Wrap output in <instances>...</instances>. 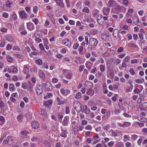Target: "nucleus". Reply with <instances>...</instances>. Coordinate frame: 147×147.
Returning a JSON list of instances; mask_svg holds the SVG:
<instances>
[{
	"mask_svg": "<svg viewBox=\"0 0 147 147\" xmlns=\"http://www.w3.org/2000/svg\"><path fill=\"white\" fill-rule=\"evenodd\" d=\"M45 88L47 89L48 91H51L52 89V86L51 84L49 81H47L44 85Z\"/></svg>",
	"mask_w": 147,
	"mask_h": 147,
	"instance_id": "6e6552de",
	"label": "nucleus"
},
{
	"mask_svg": "<svg viewBox=\"0 0 147 147\" xmlns=\"http://www.w3.org/2000/svg\"><path fill=\"white\" fill-rule=\"evenodd\" d=\"M39 47L40 49L42 51L45 50L44 47L43 46V44L42 43H40L39 44Z\"/></svg>",
	"mask_w": 147,
	"mask_h": 147,
	"instance_id": "680f3d73",
	"label": "nucleus"
},
{
	"mask_svg": "<svg viewBox=\"0 0 147 147\" xmlns=\"http://www.w3.org/2000/svg\"><path fill=\"white\" fill-rule=\"evenodd\" d=\"M38 73L40 78H41L42 80H44L45 78V75L42 71L40 70L39 71Z\"/></svg>",
	"mask_w": 147,
	"mask_h": 147,
	"instance_id": "f3484780",
	"label": "nucleus"
},
{
	"mask_svg": "<svg viewBox=\"0 0 147 147\" xmlns=\"http://www.w3.org/2000/svg\"><path fill=\"white\" fill-rule=\"evenodd\" d=\"M137 20H138V18L136 16H134L132 18V21L133 23L136 24L137 22Z\"/></svg>",
	"mask_w": 147,
	"mask_h": 147,
	"instance_id": "7c9ffc66",
	"label": "nucleus"
},
{
	"mask_svg": "<svg viewBox=\"0 0 147 147\" xmlns=\"http://www.w3.org/2000/svg\"><path fill=\"white\" fill-rule=\"evenodd\" d=\"M14 88V86L13 84H11L9 85V88L10 91H12Z\"/></svg>",
	"mask_w": 147,
	"mask_h": 147,
	"instance_id": "72a5a7b5",
	"label": "nucleus"
},
{
	"mask_svg": "<svg viewBox=\"0 0 147 147\" xmlns=\"http://www.w3.org/2000/svg\"><path fill=\"white\" fill-rule=\"evenodd\" d=\"M35 62L36 64L39 65H41L42 64V61L40 59H38L35 60Z\"/></svg>",
	"mask_w": 147,
	"mask_h": 147,
	"instance_id": "c85d7f7f",
	"label": "nucleus"
},
{
	"mask_svg": "<svg viewBox=\"0 0 147 147\" xmlns=\"http://www.w3.org/2000/svg\"><path fill=\"white\" fill-rule=\"evenodd\" d=\"M120 86V84L119 83H117L115 84H114L113 86V90H115V89H117L118 88L119 86Z\"/></svg>",
	"mask_w": 147,
	"mask_h": 147,
	"instance_id": "c9c22d12",
	"label": "nucleus"
},
{
	"mask_svg": "<svg viewBox=\"0 0 147 147\" xmlns=\"http://www.w3.org/2000/svg\"><path fill=\"white\" fill-rule=\"evenodd\" d=\"M118 96V94H115L111 98L112 100L113 101H116L117 100V98Z\"/></svg>",
	"mask_w": 147,
	"mask_h": 147,
	"instance_id": "de8ad7c7",
	"label": "nucleus"
},
{
	"mask_svg": "<svg viewBox=\"0 0 147 147\" xmlns=\"http://www.w3.org/2000/svg\"><path fill=\"white\" fill-rule=\"evenodd\" d=\"M66 78L67 79H70L72 78V76L69 73H68L66 75Z\"/></svg>",
	"mask_w": 147,
	"mask_h": 147,
	"instance_id": "69168bd1",
	"label": "nucleus"
},
{
	"mask_svg": "<svg viewBox=\"0 0 147 147\" xmlns=\"http://www.w3.org/2000/svg\"><path fill=\"white\" fill-rule=\"evenodd\" d=\"M18 12L20 16L22 19H25L28 16L24 11H21Z\"/></svg>",
	"mask_w": 147,
	"mask_h": 147,
	"instance_id": "1a4fd4ad",
	"label": "nucleus"
},
{
	"mask_svg": "<svg viewBox=\"0 0 147 147\" xmlns=\"http://www.w3.org/2000/svg\"><path fill=\"white\" fill-rule=\"evenodd\" d=\"M53 95V94L52 93H49L48 94L45 96L44 98V99H46L47 98H49L50 97L52 96Z\"/></svg>",
	"mask_w": 147,
	"mask_h": 147,
	"instance_id": "5fc2aeb1",
	"label": "nucleus"
},
{
	"mask_svg": "<svg viewBox=\"0 0 147 147\" xmlns=\"http://www.w3.org/2000/svg\"><path fill=\"white\" fill-rule=\"evenodd\" d=\"M130 60V57L129 56H126L125 59H123V61L125 62H128Z\"/></svg>",
	"mask_w": 147,
	"mask_h": 147,
	"instance_id": "37998d69",
	"label": "nucleus"
},
{
	"mask_svg": "<svg viewBox=\"0 0 147 147\" xmlns=\"http://www.w3.org/2000/svg\"><path fill=\"white\" fill-rule=\"evenodd\" d=\"M44 143L46 147H50V143L47 140H45Z\"/></svg>",
	"mask_w": 147,
	"mask_h": 147,
	"instance_id": "79ce46f5",
	"label": "nucleus"
},
{
	"mask_svg": "<svg viewBox=\"0 0 147 147\" xmlns=\"http://www.w3.org/2000/svg\"><path fill=\"white\" fill-rule=\"evenodd\" d=\"M99 11L97 9H94L92 12V16L94 17L96 16L99 13Z\"/></svg>",
	"mask_w": 147,
	"mask_h": 147,
	"instance_id": "412c9836",
	"label": "nucleus"
},
{
	"mask_svg": "<svg viewBox=\"0 0 147 147\" xmlns=\"http://www.w3.org/2000/svg\"><path fill=\"white\" fill-rule=\"evenodd\" d=\"M44 118H46L47 117V115L46 112L43 110H41L39 113Z\"/></svg>",
	"mask_w": 147,
	"mask_h": 147,
	"instance_id": "6ab92c4d",
	"label": "nucleus"
},
{
	"mask_svg": "<svg viewBox=\"0 0 147 147\" xmlns=\"http://www.w3.org/2000/svg\"><path fill=\"white\" fill-rule=\"evenodd\" d=\"M20 106L22 108H24L25 107V104L23 101L20 102Z\"/></svg>",
	"mask_w": 147,
	"mask_h": 147,
	"instance_id": "0e129e2a",
	"label": "nucleus"
},
{
	"mask_svg": "<svg viewBox=\"0 0 147 147\" xmlns=\"http://www.w3.org/2000/svg\"><path fill=\"white\" fill-rule=\"evenodd\" d=\"M100 71L101 72H103L105 69V66L101 64L100 65Z\"/></svg>",
	"mask_w": 147,
	"mask_h": 147,
	"instance_id": "4c0bfd02",
	"label": "nucleus"
},
{
	"mask_svg": "<svg viewBox=\"0 0 147 147\" xmlns=\"http://www.w3.org/2000/svg\"><path fill=\"white\" fill-rule=\"evenodd\" d=\"M117 147H124V145L121 142H118L116 144Z\"/></svg>",
	"mask_w": 147,
	"mask_h": 147,
	"instance_id": "a19ab883",
	"label": "nucleus"
},
{
	"mask_svg": "<svg viewBox=\"0 0 147 147\" xmlns=\"http://www.w3.org/2000/svg\"><path fill=\"white\" fill-rule=\"evenodd\" d=\"M6 57L7 61L9 62H11L13 61V58L9 55H7Z\"/></svg>",
	"mask_w": 147,
	"mask_h": 147,
	"instance_id": "bb28decb",
	"label": "nucleus"
},
{
	"mask_svg": "<svg viewBox=\"0 0 147 147\" xmlns=\"http://www.w3.org/2000/svg\"><path fill=\"white\" fill-rule=\"evenodd\" d=\"M85 85L86 87H87V85H88V86L90 87V88L92 87L93 86L92 83L91 82H89L88 81H86L85 83Z\"/></svg>",
	"mask_w": 147,
	"mask_h": 147,
	"instance_id": "393cba45",
	"label": "nucleus"
},
{
	"mask_svg": "<svg viewBox=\"0 0 147 147\" xmlns=\"http://www.w3.org/2000/svg\"><path fill=\"white\" fill-rule=\"evenodd\" d=\"M82 96L81 93L80 92H78L75 96V98L76 99H79Z\"/></svg>",
	"mask_w": 147,
	"mask_h": 147,
	"instance_id": "ea45409f",
	"label": "nucleus"
},
{
	"mask_svg": "<svg viewBox=\"0 0 147 147\" xmlns=\"http://www.w3.org/2000/svg\"><path fill=\"white\" fill-rule=\"evenodd\" d=\"M108 4L109 6L111 7H114L117 5V2L113 0H110L108 1Z\"/></svg>",
	"mask_w": 147,
	"mask_h": 147,
	"instance_id": "ddd939ff",
	"label": "nucleus"
},
{
	"mask_svg": "<svg viewBox=\"0 0 147 147\" xmlns=\"http://www.w3.org/2000/svg\"><path fill=\"white\" fill-rule=\"evenodd\" d=\"M79 46V44L77 43H75L73 46V48L74 49L76 50L77 49Z\"/></svg>",
	"mask_w": 147,
	"mask_h": 147,
	"instance_id": "49530a36",
	"label": "nucleus"
},
{
	"mask_svg": "<svg viewBox=\"0 0 147 147\" xmlns=\"http://www.w3.org/2000/svg\"><path fill=\"white\" fill-rule=\"evenodd\" d=\"M22 115H18L17 117V119H18V121H21L22 118Z\"/></svg>",
	"mask_w": 147,
	"mask_h": 147,
	"instance_id": "4d7b16f0",
	"label": "nucleus"
},
{
	"mask_svg": "<svg viewBox=\"0 0 147 147\" xmlns=\"http://www.w3.org/2000/svg\"><path fill=\"white\" fill-rule=\"evenodd\" d=\"M32 21L36 25H37L38 23V20L37 18H35L34 20H33V19H32Z\"/></svg>",
	"mask_w": 147,
	"mask_h": 147,
	"instance_id": "338daca9",
	"label": "nucleus"
},
{
	"mask_svg": "<svg viewBox=\"0 0 147 147\" xmlns=\"http://www.w3.org/2000/svg\"><path fill=\"white\" fill-rule=\"evenodd\" d=\"M61 93L63 96H66L70 93V90L68 89H64V88H61L60 90Z\"/></svg>",
	"mask_w": 147,
	"mask_h": 147,
	"instance_id": "423d86ee",
	"label": "nucleus"
},
{
	"mask_svg": "<svg viewBox=\"0 0 147 147\" xmlns=\"http://www.w3.org/2000/svg\"><path fill=\"white\" fill-rule=\"evenodd\" d=\"M64 111H62L57 114L58 118L60 119H62L63 117Z\"/></svg>",
	"mask_w": 147,
	"mask_h": 147,
	"instance_id": "dca6fc26",
	"label": "nucleus"
},
{
	"mask_svg": "<svg viewBox=\"0 0 147 147\" xmlns=\"http://www.w3.org/2000/svg\"><path fill=\"white\" fill-rule=\"evenodd\" d=\"M52 103V100L51 99H50L45 101L44 103V105L45 107H48L50 108V107H49V106H51Z\"/></svg>",
	"mask_w": 147,
	"mask_h": 147,
	"instance_id": "f8f14e48",
	"label": "nucleus"
},
{
	"mask_svg": "<svg viewBox=\"0 0 147 147\" xmlns=\"http://www.w3.org/2000/svg\"><path fill=\"white\" fill-rule=\"evenodd\" d=\"M85 66L84 65H80L79 67V71L80 72H81L84 69Z\"/></svg>",
	"mask_w": 147,
	"mask_h": 147,
	"instance_id": "8fccbe9b",
	"label": "nucleus"
},
{
	"mask_svg": "<svg viewBox=\"0 0 147 147\" xmlns=\"http://www.w3.org/2000/svg\"><path fill=\"white\" fill-rule=\"evenodd\" d=\"M6 7L7 8H9L11 7V5L12 4V3H11L9 1H7L5 2Z\"/></svg>",
	"mask_w": 147,
	"mask_h": 147,
	"instance_id": "2f4dec72",
	"label": "nucleus"
},
{
	"mask_svg": "<svg viewBox=\"0 0 147 147\" xmlns=\"http://www.w3.org/2000/svg\"><path fill=\"white\" fill-rule=\"evenodd\" d=\"M15 55L19 58H23L24 57V56L23 55L20 54H15Z\"/></svg>",
	"mask_w": 147,
	"mask_h": 147,
	"instance_id": "bf43d9fd",
	"label": "nucleus"
},
{
	"mask_svg": "<svg viewBox=\"0 0 147 147\" xmlns=\"http://www.w3.org/2000/svg\"><path fill=\"white\" fill-rule=\"evenodd\" d=\"M137 118L139 121L142 122H144L145 121L144 119L147 120V119L141 116L138 117Z\"/></svg>",
	"mask_w": 147,
	"mask_h": 147,
	"instance_id": "cd10ccee",
	"label": "nucleus"
},
{
	"mask_svg": "<svg viewBox=\"0 0 147 147\" xmlns=\"http://www.w3.org/2000/svg\"><path fill=\"white\" fill-rule=\"evenodd\" d=\"M69 119L68 116L65 117L63 120L62 124L63 125L67 126L68 125V122Z\"/></svg>",
	"mask_w": 147,
	"mask_h": 147,
	"instance_id": "9d476101",
	"label": "nucleus"
},
{
	"mask_svg": "<svg viewBox=\"0 0 147 147\" xmlns=\"http://www.w3.org/2000/svg\"><path fill=\"white\" fill-rule=\"evenodd\" d=\"M36 91L38 95H40L43 92L42 86L40 85H37L36 88Z\"/></svg>",
	"mask_w": 147,
	"mask_h": 147,
	"instance_id": "20e7f679",
	"label": "nucleus"
},
{
	"mask_svg": "<svg viewBox=\"0 0 147 147\" xmlns=\"http://www.w3.org/2000/svg\"><path fill=\"white\" fill-rule=\"evenodd\" d=\"M61 132L60 135V136L65 138H66L67 134H68L67 130L66 129L64 130L62 126L61 127Z\"/></svg>",
	"mask_w": 147,
	"mask_h": 147,
	"instance_id": "0eeeda50",
	"label": "nucleus"
},
{
	"mask_svg": "<svg viewBox=\"0 0 147 147\" xmlns=\"http://www.w3.org/2000/svg\"><path fill=\"white\" fill-rule=\"evenodd\" d=\"M131 123L128 122H123V127H127L129 126Z\"/></svg>",
	"mask_w": 147,
	"mask_h": 147,
	"instance_id": "e433bc0d",
	"label": "nucleus"
},
{
	"mask_svg": "<svg viewBox=\"0 0 147 147\" xmlns=\"http://www.w3.org/2000/svg\"><path fill=\"white\" fill-rule=\"evenodd\" d=\"M113 36L115 37L116 38V35H117V36L119 37V31L117 30H115L113 32Z\"/></svg>",
	"mask_w": 147,
	"mask_h": 147,
	"instance_id": "a878e982",
	"label": "nucleus"
},
{
	"mask_svg": "<svg viewBox=\"0 0 147 147\" xmlns=\"http://www.w3.org/2000/svg\"><path fill=\"white\" fill-rule=\"evenodd\" d=\"M115 59L114 58H110L107 61V65H111V63H112L115 61Z\"/></svg>",
	"mask_w": 147,
	"mask_h": 147,
	"instance_id": "4be33fe9",
	"label": "nucleus"
},
{
	"mask_svg": "<svg viewBox=\"0 0 147 147\" xmlns=\"http://www.w3.org/2000/svg\"><path fill=\"white\" fill-rule=\"evenodd\" d=\"M27 28L30 30H31L34 29V26L33 24L31 22L27 23Z\"/></svg>",
	"mask_w": 147,
	"mask_h": 147,
	"instance_id": "4468645a",
	"label": "nucleus"
},
{
	"mask_svg": "<svg viewBox=\"0 0 147 147\" xmlns=\"http://www.w3.org/2000/svg\"><path fill=\"white\" fill-rule=\"evenodd\" d=\"M98 41L96 39L92 38L90 39V43L87 49L88 50H93L97 47Z\"/></svg>",
	"mask_w": 147,
	"mask_h": 147,
	"instance_id": "f257e3e1",
	"label": "nucleus"
},
{
	"mask_svg": "<svg viewBox=\"0 0 147 147\" xmlns=\"http://www.w3.org/2000/svg\"><path fill=\"white\" fill-rule=\"evenodd\" d=\"M131 62L132 64L137 63L138 62V59H133L131 60Z\"/></svg>",
	"mask_w": 147,
	"mask_h": 147,
	"instance_id": "603ef678",
	"label": "nucleus"
},
{
	"mask_svg": "<svg viewBox=\"0 0 147 147\" xmlns=\"http://www.w3.org/2000/svg\"><path fill=\"white\" fill-rule=\"evenodd\" d=\"M28 84L26 83H23L22 87L25 89H26L27 88Z\"/></svg>",
	"mask_w": 147,
	"mask_h": 147,
	"instance_id": "13d9d810",
	"label": "nucleus"
},
{
	"mask_svg": "<svg viewBox=\"0 0 147 147\" xmlns=\"http://www.w3.org/2000/svg\"><path fill=\"white\" fill-rule=\"evenodd\" d=\"M12 18L14 20H16L17 19V15L15 13L13 14L12 16Z\"/></svg>",
	"mask_w": 147,
	"mask_h": 147,
	"instance_id": "774afa93",
	"label": "nucleus"
},
{
	"mask_svg": "<svg viewBox=\"0 0 147 147\" xmlns=\"http://www.w3.org/2000/svg\"><path fill=\"white\" fill-rule=\"evenodd\" d=\"M21 134L24 136H26L28 134H29L28 131H26L25 130H23L21 132Z\"/></svg>",
	"mask_w": 147,
	"mask_h": 147,
	"instance_id": "f704fd0d",
	"label": "nucleus"
},
{
	"mask_svg": "<svg viewBox=\"0 0 147 147\" xmlns=\"http://www.w3.org/2000/svg\"><path fill=\"white\" fill-rule=\"evenodd\" d=\"M144 94L143 93H141L139 94L140 96L139 97V98L141 100H142L145 98V96H144Z\"/></svg>",
	"mask_w": 147,
	"mask_h": 147,
	"instance_id": "864d4df0",
	"label": "nucleus"
},
{
	"mask_svg": "<svg viewBox=\"0 0 147 147\" xmlns=\"http://www.w3.org/2000/svg\"><path fill=\"white\" fill-rule=\"evenodd\" d=\"M62 42L63 44H64L69 48L71 47V41L68 38H66L63 40L62 41Z\"/></svg>",
	"mask_w": 147,
	"mask_h": 147,
	"instance_id": "39448f33",
	"label": "nucleus"
},
{
	"mask_svg": "<svg viewBox=\"0 0 147 147\" xmlns=\"http://www.w3.org/2000/svg\"><path fill=\"white\" fill-rule=\"evenodd\" d=\"M94 91L93 90H92V89L90 88L86 92V94L88 95H90L92 96L94 94Z\"/></svg>",
	"mask_w": 147,
	"mask_h": 147,
	"instance_id": "2eb2a0df",
	"label": "nucleus"
},
{
	"mask_svg": "<svg viewBox=\"0 0 147 147\" xmlns=\"http://www.w3.org/2000/svg\"><path fill=\"white\" fill-rule=\"evenodd\" d=\"M107 73L110 74L111 78L114 77V74L113 67L111 65H107Z\"/></svg>",
	"mask_w": 147,
	"mask_h": 147,
	"instance_id": "7ed1b4c3",
	"label": "nucleus"
},
{
	"mask_svg": "<svg viewBox=\"0 0 147 147\" xmlns=\"http://www.w3.org/2000/svg\"><path fill=\"white\" fill-rule=\"evenodd\" d=\"M34 36L36 38L35 39V40L36 42H37L38 43H39L42 42V40L41 39L38 38L36 37V35L35 36L34 35Z\"/></svg>",
	"mask_w": 147,
	"mask_h": 147,
	"instance_id": "a18cd8bd",
	"label": "nucleus"
},
{
	"mask_svg": "<svg viewBox=\"0 0 147 147\" xmlns=\"http://www.w3.org/2000/svg\"><path fill=\"white\" fill-rule=\"evenodd\" d=\"M83 109H84V111L86 112V114H88L90 112L89 109V108H88L87 106L86 105H84L83 106Z\"/></svg>",
	"mask_w": 147,
	"mask_h": 147,
	"instance_id": "a211bd4d",
	"label": "nucleus"
},
{
	"mask_svg": "<svg viewBox=\"0 0 147 147\" xmlns=\"http://www.w3.org/2000/svg\"><path fill=\"white\" fill-rule=\"evenodd\" d=\"M135 82L138 84H141L143 82H144V78H142V80H140L139 79H137L135 80Z\"/></svg>",
	"mask_w": 147,
	"mask_h": 147,
	"instance_id": "473e14b6",
	"label": "nucleus"
},
{
	"mask_svg": "<svg viewBox=\"0 0 147 147\" xmlns=\"http://www.w3.org/2000/svg\"><path fill=\"white\" fill-rule=\"evenodd\" d=\"M83 11L84 12L88 13L89 12V9L87 7H86L84 8L83 10Z\"/></svg>",
	"mask_w": 147,
	"mask_h": 147,
	"instance_id": "6e6d98bb",
	"label": "nucleus"
},
{
	"mask_svg": "<svg viewBox=\"0 0 147 147\" xmlns=\"http://www.w3.org/2000/svg\"><path fill=\"white\" fill-rule=\"evenodd\" d=\"M83 47L82 46H80L78 48V50L80 54H82V52L83 51Z\"/></svg>",
	"mask_w": 147,
	"mask_h": 147,
	"instance_id": "58836bf2",
	"label": "nucleus"
},
{
	"mask_svg": "<svg viewBox=\"0 0 147 147\" xmlns=\"http://www.w3.org/2000/svg\"><path fill=\"white\" fill-rule=\"evenodd\" d=\"M5 119L4 117L2 116H0V125H2L5 122Z\"/></svg>",
	"mask_w": 147,
	"mask_h": 147,
	"instance_id": "5701e85b",
	"label": "nucleus"
},
{
	"mask_svg": "<svg viewBox=\"0 0 147 147\" xmlns=\"http://www.w3.org/2000/svg\"><path fill=\"white\" fill-rule=\"evenodd\" d=\"M128 45L131 48L136 47V45L135 44L131 43H129L128 44Z\"/></svg>",
	"mask_w": 147,
	"mask_h": 147,
	"instance_id": "052dcab7",
	"label": "nucleus"
},
{
	"mask_svg": "<svg viewBox=\"0 0 147 147\" xmlns=\"http://www.w3.org/2000/svg\"><path fill=\"white\" fill-rule=\"evenodd\" d=\"M0 107L1 108V110L2 108L4 107H5V105L3 101L0 100Z\"/></svg>",
	"mask_w": 147,
	"mask_h": 147,
	"instance_id": "c03bdc74",
	"label": "nucleus"
},
{
	"mask_svg": "<svg viewBox=\"0 0 147 147\" xmlns=\"http://www.w3.org/2000/svg\"><path fill=\"white\" fill-rule=\"evenodd\" d=\"M15 138L11 136H8L3 141V143L4 144L7 143L8 145H11L15 142Z\"/></svg>",
	"mask_w": 147,
	"mask_h": 147,
	"instance_id": "f03ea898",
	"label": "nucleus"
},
{
	"mask_svg": "<svg viewBox=\"0 0 147 147\" xmlns=\"http://www.w3.org/2000/svg\"><path fill=\"white\" fill-rule=\"evenodd\" d=\"M78 127V126H75L73 128V131L74 134H76L79 131Z\"/></svg>",
	"mask_w": 147,
	"mask_h": 147,
	"instance_id": "c756f323",
	"label": "nucleus"
},
{
	"mask_svg": "<svg viewBox=\"0 0 147 147\" xmlns=\"http://www.w3.org/2000/svg\"><path fill=\"white\" fill-rule=\"evenodd\" d=\"M129 72L132 75H134L135 74V71L133 68L130 69L129 70Z\"/></svg>",
	"mask_w": 147,
	"mask_h": 147,
	"instance_id": "3c124183",
	"label": "nucleus"
},
{
	"mask_svg": "<svg viewBox=\"0 0 147 147\" xmlns=\"http://www.w3.org/2000/svg\"><path fill=\"white\" fill-rule=\"evenodd\" d=\"M32 127L35 129H37L39 127V123L36 121H33L32 123Z\"/></svg>",
	"mask_w": 147,
	"mask_h": 147,
	"instance_id": "9b49d317",
	"label": "nucleus"
},
{
	"mask_svg": "<svg viewBox=\"0 0 147 147\" xmlns=\"http://www.w3.org/2000/svg\"><path fill=\"white\" fill-rule=\"evenodd\" d=\"M38 10V7L37 6H35L33 8V11L34 13H36Z\"/></svg>",
	"mask_w": 147,
	"mask_h": 147,
	"instance_id": "e2e57ef3",
	"label": "nucleus"
},
{
	"mask_svg": "<svg viewBox=\"0 0 147 147\" xmlns=\"http://www.w3.org/2000/svg\"><path fill=\"white\" fill-rule=\"evenodd\" d=\"M110 115V112H106L105 115L102 116V119L104 120H106Z\"/></svg>",
	"mask_w": 147,
	"mask_h": 147,
	"instance_id": "aec40b11",
	"label": "nucleus"
},
{
	"mask_svg": "<svg viewBox=\"0 0 147 147\" xmlns=\"http://www.w3.org/2000/svg\"><path fill=\"white\" fill-rule=\"evenodd\" d=\"M42 64V67L44 68H46V69H48V67L47 64V63L46 62L45 63H43Z\"/></svg>",
	"mask_w": 147,
	"mask_h": 147,
	"instance_id": "09e8293b",
	"label": "nucleus"
},
{
	"mask_svg": "<svg viewBox=\"0 0 147 147\" xmlns=\"http://www.w3.org/2000/svg\"><path fill=\"white\" fill-rule=\"evenodd\" d=\"M6 40L8 41L9 42H13V41L14 39L12 36H9L7 37L6 38Z\"/></svg>",
	"mask_w": 147,
	"mask_h": 147,
	"instance_id": "b1692460",
	"label": "nucleus"
}]
</instances>
